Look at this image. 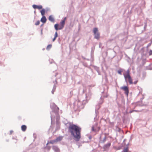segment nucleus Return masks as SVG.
<instances>
[{"label":"nucleus","instance_id":"obj_1","mask_svg":"<svg viewBox=\"0 0 152 152\" xmlns=\"http://www.w3.org/2000/svg\"><path fill=\"white\" fill-rule=\"evenodd\" d=\"M68 131L71 133L74 140L78 141L81 137V128L77 124H70L68 128Z\"/></svg>","mask_w":152,"mask_h":152},{"label":"nucleus","instance_id":"obj_2","mask_svg":"<svg viewBox=\"0 0 152 152\" xmlns=\"http://www.w3.org/2000/svg\"><path fill=\"white\" fill-rule=\"evenodd\" d=\"M50 118L51 120V125H53V124H54L55 123V119L56 118H57V117L58 116L59 119H60V116L59 114V112H58V115H57L56 114L55 112L54 111H51L50 112ZM52 127V126L51 125L50 127Z\"/></svg>","mask_w":152,"mask_h":152},{"label":"nucleus","instance_id":"obj_3","mask_svg":"<svg viewBox=\"0 0 152 152\" xmlns=\"http://www.w3.org/2000/svg\"><path fill=\"white\" fill-rule=\"evenodd\" d=\"M65 24V22L61 20L60 21V24L57 23L54 25V28L56 31L62 29L64 27Z\"/></svg>","mask_w":152,"mask_h":152},{"label":"nucleus","instance_id":"obj_4","mask_svg":"<svg viewBox=\"0 0 152 152\" xmlns=\"http://www.w3.org/2000/svg\"><path fill=\"white\" fill-rule=\"evenodd\" d=\"M92 32L93 33L94 39L99 40L100 38V36L98 28L96 27L94 28L92 30Z\"/></svg>","mask_w":152,"mask_h":152},{"label":"nucleus","instance_id":"obj_5","mask_svg":"<svg viewBox=\"0 0 152 152\" xmlns=\"http://www.w3.org/2000/svg\"><path fill=\"white\" fill-rule=\"evenodd\" d=\"M50 107L52 111H54L56 114L58 115L59 108L57 105L54 102L51 103L50 104Z\"/></svg>","mask_w":152,"mask_h":152},{"label":"nucleus","instance_id":"obj_6","mask_svg":"<svg viewBox=\"0 0 152 152\" xmlns=\"http://www.w3.org/2000/svg\"><path fill=\"white\" fill-rule=\"evenodd\" d=\"M120 89L124 91V94L128 97L129 93V87L125 85L121 87Z\"/></svg>","mask_w":152,"mask_h":152},{"label":"nucleus","instance_id":"obj_7","mask_svg":"<svg viewBox=\"0 0 152 152\" xmlns=\"http://www.w3.org/2000/svg\"><path fill=\"white\" fill-rule=\"evenodd\" d=\"M123 75L124 77L125 81L127 83V84L128 81L127 79V77L131 76L130 74V71L129 70V69H128L127 70L126 72V73H123Z\"/></svg>","mask_w":152,"mask_h":152},{"label":"nucleus","instance_id":"obj_8","mask_svg":"<svg viewBox=\"0 0 152 152\" xmlns=\"http://www.w3.org/2000/svg\"><path fill=\"white\" fill-rule=\"evenodd\" d=\"M60 119H59L58 116H57V118H56V130H58L60 128Z\"/></svg>","mask_w":152,"mask_h":152},{"label":"nucleus","instance_id":"obj_9","mask_svg":"<svg viewBox=\"0 0 152 152\" xmlns=\"http://www.w3.org/2000/svg\"><path fill=\"white\" fill-rule=\"evenodd\" d=\"M107 95H103V96H101L100 97L99 101L98 103V104L100 105H101L103 102L104 99V98H107Z\"/></svg>","mask_w":152,"mask_h":152},{"label":"nucleus","instance_id":"obj_10","mask_svg":"<svg viewBox=\"0 0 152 152\" xmlns=\"http://www.w3.org/2000/svg\"><path fill=\"white\" fill-rule=\"evenodd\" d=\"M52 149L55 152H60V149L57 146L53 145Z\"/></svg>","mask_w":152,"mask_h":152},{"label":"nucleus","instance_id":"obj_11","mask_svg":"<svg viewBox=\"0 0 152 152\" xmlns=\"http://www.w3.org/2000/svg\"><path fill=\"white\" fill-rule=\"evenodd\" d=\"M137 103V105L140 107L146 106L147 104H144L142 102L140 101H138L136 103Z\"/></svg>","mask_w":152,"mask_h":152},{"label":"nucleus","instance_id":"obj_12","mask_svg":"<svg viewBox=\"0 0 152 152\" xmlns=\"http://www.w3.org/2000/svg\"><path fill=\"white\" fill-rule=\"evenodd\" d=\"M125 71V70L124 69L120 68L118 70L117 72L118 74L121 75H122V72Z\"/></svg>","mask_w":152,"mask_h":152},{"label":"nucleus","instance_id":"obj_13","mask_svg":"<svg viewBox=\"0 0 152 152\" xmlns=\"http://www.w3.org/2000/svg\"><path fill=\"white\" fill-rule=\"evenodd\" d=\"M111 144L110 142H108L107 143L104 145L103 147V148L104 149H106L109 148L111 145Z\"/></svg>","mask_w":152,"mask_h":152},{"label":"nucleus","instance_id":"obj_14","mask_svg":"<svg viewBox=\"0 0 152 152\" xmlns=\"http://www.w3.org/2000/svg\"><path fill=\"white\" fill-rule=\"evenodd\" d=\"M47 18L45 16H42V18L40 20V21L43 23H45L47 21Z\"/></svg>","mask_w":152,"mask_h":152},{"label":"nucleus","instance_id":"obj_15","mask_svg":"<svg viewBox=\"0 0 152 152\" xmlns=\"http://www.w3.org/2000/svg\"><path fill=\"white\" fill-rule=\"evenodd\" d=\"M133 8V7H132L130 10H128V12L126 14V16L127 18H130L131 17V15L132 13V10Z\"/></svg>","mask_w":152,"mask_h":152},{"label":"nucleus","instance_id":"obj_16","mask_svg":"<svg viewBox=\"0 0 152 152\" xmlns=\"http://www.w3.org/2000/svg\"><path fill=\"white\" fill-rule=\"evenodd\" d=\"M93 67L94 69L96 70L97 72H98V74L99 75H101V72L99 70V67L96 66L94 65Z\"/></svg>","mask_w":152,"mask_h":152},{"label":"nucleus","instance_id":"obj_17","mask_svg":"<svg viewBox=\"0 0 152 152\" xmlns=\"http://www.w3.org/2000/svg\"><path fill=\"white\" fill-rule=\"evenodd\" d=\"M95 46L94 45L93 46H92L91 48V57H92V56H94V52L95 50Z\"/></svg>","mask_w":152,"mask_h":152},{"label":"nucleus","instance_id":"obj_18","mask_svg":"<svg viewBox=\"0 0 152 152\" xmlns=\"http://www.w3.org/2000/svg\"><path fill=\"white\" fill-rule=\"evenodd\" d=\"M48 19L51 22H54L55 21V19L52 15L49 16Z\"/></svg>","mask_w":152,"mask_h":152},{"label":"nucleus","instance_id":"obj_19","mask_svg":"<svg viewBox=\"0 0 152 152\" xmlns=\"http://www.w3.org/2000/svg\"><path fill=\"white\" fill-rule=\"evenodd\" d=\"M55 142H56V141L55 139L51 140H50V141L48 140L47 142V144H46V145H48L49 144H53L54 143H55Z\"/></svg>","mask_w":152,"mask_h":152},{"label":"nucleus","instance_id":"obj_20","mask_svg":"<svg viewBox=\"0 0 152 152\" xmlns=\"http://www.w3.org/2000/svg\"><path fill=\"white\" fill-rule=\"evenodd\" d=\"M40 12L42 16H45V13H46V10L45 9L42 8L40 11Z\"/></svg>","mask_w":152,"mask_h":152},{"label":"nucleus","instance_id":"obj_21","mask_svg":"<svg viewBox=\"0 0 152 152\" xmlns=\"http://www.w3.org/2000/svg\"><path fill=\"white\" fill-rule=\"evenodd\" d=\"M21 129L23 132H25L27 129V126L25 125H23L21 127Z\"/></svg>","mask_w":152,"mask_h":152},{"label":"nucleus","instance_id":"obj_22","mask_svg":"<svg viewBox=\"0 0 152 152\" xmlns=\"http://www.w3.org/2000/svg\"><path fill=\"white\" fill-rule=\"evenodd\" d=\"M63 138V136H59L58 137H57L55 139V140L56 141V142H57L58 141H61L62 140Z\"/></svg>","mask_w":152,"mask_h":152},{"label":"nucleus","instance_id":"obj_23","mask_svg":"<svg viewBox=\"0 0 152 152\" xmlns=\"http://www.w3.org/2000/svg\"><path fill=\"white\" fill-rule=\"evenodd\" d=\"M58 34L57 31H56L55 34L54 35V38L52 39V41L54 42L56 39V38L58 37Z\"/></svg>","mask_w":152,"mask_h":152},{"label":"nucleus","instance_id":"obj_24","mask_svg":"<svg viewBox=\"0 0 152 152\" xmlns=\"http://www.w3.org/2000/svg\"><path fill=\"white\" fill-rule=\"evenodd\" d=\"M127 78L129 79V82L130 84H133L132 79L131 76L127 77Z\"/></svg>","mask_w":152,"mask_h":152},{"label":"nucleus","instance_id":"obj_25","mask_svg":"<svg viewBox=\"0 0 152 152\" xmlns=\"http://www.w3.org/2000/svg\"><path fill=\"white\" fill-rule=\"evenodd\" d=\"M146 69L148 70H152V63H151L148 66L146 67Z\"/></svg>","mask_w":152,"mask_h":152},{"label":"nucleus","instance_id":"obj_26","mask_svg":"<svg viewBox=\"0 0 152 152\" xmlns=\"http://www.w3.org/2000/svg\"><path fill=\"white\" fill-rule=\"evenodd\" d=\"M56 88V85L55 84L53 86V88L52 89V90L51 91V93L52 94H53L54 93V91H55Z\"/></svg>","mask_w":152,"mask_h":152},{"label":"nucleus","instance_id":"obj_27","mask_svg":"<svg viewBox=\"0 0 152 152\" xmlns=\"http://www.w3.org/2000/svg\"><path fill=\"white\" fill-rule=\"evenodd\" d=\"M104 75H105V82L106 83H108L109 81H108V79L107 77V74L106 73H104Z\"/></svg>","mask_w":152,"mask_h":152},{"label":"nucleus","instance_id":"obj_28","mask_svg":"<svg viewBox=\"0 0 152 152\" xmlns=\"http://www.w3.org/2000/svg\"><path fill=\"white\" fill-rule=\"evenodd\" d=\"M146 62V59H142V62L141 63V64L142 66H143L145 64Z\"/></svg>","mask_w":152,"mask_h":152},{"label":"nucleus","instance_id":"obj_29","mask_svg":"<svg viewBox=\"0 0 152 152\" xmlns=\"http://www.w3.org/2000/svg\"><path fill=\"white\" fill-rule=\"evenodd\" d=\"M52 47V45L51 44H49L46 47V49L48 50H49Z\"/></svg>","mask_w":152,"mask_h":152},{"label":"nucleus","instance_id":"obj_30","mask_svg":"<svg viewBox=\"0 0 152 152\" xmlns=\"http://www.w3.org/2000/svg\"><path fill=\"white\" fill-rule=\"evenodd\" d=\"M51 148V147L50 146H48L46 145V146L44 148V149H47L48 151H49Z\"/></svg>","mask_w":152,"mask_h":152},{"label":"nucleus","instance_id":"obj_31","mask_svg":"<svg viewBox=\"0 0 152 152\" xmlns=\"http://www.w3.org/2000/svg\"><path fill=\"white\" fill-rule=\"evenodd\" d=\"M100 105H100V104H98L96 105V109H95L96 110H98L101 107Z\"/></svg>","mask_w":152,"mask_h":152},{"label":"nucleus","instance_id":"obj_32","mask_svg":"<svg viewBox=\"0 0 152 152\" xmlns=\"http://www.w3.org/2000/svg\"><path fill=\"white\" fill-rule=\"evenodd\" d=\"M123 146L124 145H123L121 144V145L117 147L116 149L117 150H120L122 148V147H123Z\"/></svg>","mask_w":152,"mask_h":152},{"label":"nucleus","instance_id":"obj_33","mask_svg":"<svg viewBox=\"0 0 152 152\" xmlns=\"http://www.w3.org/2000/svg\"><path fill=\"white\" fill-rule=\"evenodd\" d=\"M83 65L86 67L89 68V66L88 65L87 63L86 62H83Z\"/></svg>","mask_w":152,"mask_h":152},{"label":"nucleus","instance_id":"obj_34","mask_svg":"<svg viewBox=\"0 0 152 152\" xmlns=\"http://www.w3.org/2000/svg\"><path fill=\"white\" fill-rule=\"evenodd\" d=\"M42 8V5H37V9L38 10H41Z\"/></svg>","mask_w":152,"mask_h":152},{"label":"nucleus","instance_id":"obj_35","mask_svg":"<svg viewBox=\"0 0 152 152\" xmlns=\"http://www.w3.org/2000/svg\"><path fill=\"white\" fill-rule=\"evenodd\" d=\"M121 152H130V151L129 150H127L126 148L125 149H123V150L121 151Z\"/></svg>","mask_w":152,"mask_h":152},{"label":"nucleus","instance_id":"obj_36","mask_svg":"<svg viewBox=\"0 0 152 152\" xmlns=\"http://www.w3.org/2000/svg\"><path fill=\"white\" fill-rule=\"evenodd\" d=\"M12 32H10L7 34V36H8L9 37H10L12 36Z\"/></svg>","mask_w":152,"mask_h":152},{"label":"nucleus","instance_id":"obj_37","mask_svg":"<svg viewBox=\"0 0 152 152\" xmlns=\"http://www.w3.org/2000/svg\"><path fill=\"white\" fill-rule=\"evenodd\" d=\"M76 90L75 89H73L72 90V91H71L70 92V94L72 95L73 94H75L74 93V92H75V91Z\"/></svg>","mask_w":152,"mask_h":152},{"label":"nucleus","instance_id":"obj_38","mask_svg":"<svg viewBox=\"0 0 152 152\" xmlns=\"http://www.w3.org/2000/svg\"><path fill=\"white\" fill-rule=\"evenodd\" d=\"M32 7L34 9H37V5L34 4L32 5Z\"/></svg>","mask_w":152,"mask_h":152},{"label":"nucleus","instance_id":"obj_39","mask_svg":"<svg viewBox=\"0 0 152 152\" xmlns=\"http://www.w3.org/2000/svg\"><path fill=\"white\" fill-rule=\"evenodd\" d=\"M95 114H96V117H94V119H95V118H96V117H97V115L99 113V111H98V110H96L95 109Z\"/></svg>","mask_w":152,"mask_h":152},{"label":"nucleus","instance_id":"obj_40","mask_svg":"<svg viewBox=\"0 0 152 152\" xmlns=\"http://www.w3.org/2000/svg\"><path fill=\"white\" fill-rule=\"evenodd\" d=\"M102 44L101 43L99 42V48H101L102 49L103 48V47H102Z\"/></svg>","mask_w":152,"mask_h":152},{"label":"nucleus","instance_id":"obj_41","mask_svg":"<svg viewBox=\"0 0 152 152\" xmlns=\"http://www.w3.org/2000/svg\"><path fill=\"white\" fill-rule=\"evenodd\" d=\"M129 143H128L127 144H126V147H124V149H125V148H126L127 150H129V147L128 146L129 145Z\"/></svg>","mask_w":152,"mask_h":152},{"label":"nucleus","instance_id":"obj_42","mask_svg":"<svg viewBox=\"0 0 152 152\" xmlns=\"http://www.w3.org/2000/svg\"><path fill=\"white\" fill-rule=\"evenodd\" d=\"M152 43V40L151 41V42L149 43L148 44V45L147 46L146 48H148V47H150Z\"/></svg>","mask_w":152,"mask_h":152},{"label":"nucleus","instance_id":"obj_43","mask_svg":"<svg viewBox=\"0 0 152 152\" xmlns=\"http://www.w3.org/2000/svg\"><path fill=\"white\" fill-rule=\"evenodd\" d=\"M45 10H46V12H47L48 11H50V8L48 7H46Z\"/></svg>","mask_w":152,"mask_h":152},{"label":"nucleus","instance_id":"obj_44","mask_svg":"<svg viewBox=\"0 0 152 152\" xmlns=\"http://www.w3.org/2000/svg\"><path fill=\"white\" fill-rule=\"evenodd\" d=\"M40 23V21L38 20L35 23V25L36 26H38L39 25Z\"/></svg>","mask_w":152,"mask_h":152},{"label":"nucleus","instance_id":"obj_45","mask_svg":"<svg viewBox=\"0 0 152 152\" xmlns=\"http://www.w3.org/2000/svg\"><path fill=\"white\" fill-rule=\"evenodd\" d=\"M33 137L34 138V140L36 138H37V135L35 133H34L33 134Z\"/></svg>","mask_w":152,"mask_h":152},{"label":"nucleus","instance_id":"obj_46","mask_svg":"<svg viewBox=\"0 0 152 152\" xmlns=\"http://www.w3.org/2000/svg\"><path fill=\"white\" fill-rule=\"evenodd\" d=\"M144 23H145V25H144V30H145L146 28L147 27V23L146 22H145Z\"/></svg>","mask_w":152,"mask_h":152},{"label":"nucleus","instance_id":"obj_47","mask_svg":"<svg viewBox=\"0 0 152 152\" xmlns=\"http://www.w3.org/2000/svg\"><path fill=\"white\" fill-rule=\"evenodd\" d=\"M126 139H124L123 141V143L121 144V145H126V143L125 142L126 141Z\"/></svg>","mask_w":152,"mask_h":152},{"label":"nucleus","instance_id":"obj_48","mask_svg":"<svg viewBox=\"0 0 152 152\" xmlns=\"http://www.w3.org/2000/svg\"><path fill=\"white\" fill-rule=\"evenodd\" d=\"M149 56H151L152 55V50H150L149 52Z\"/></svg>","mask_w":152,"mask_h":152},{"label":"nucleus","instance_id":"obj_49","mask_svg":"<svg viewBox=\"0 0 152 152\" xmlns=\"http://www.w3.org/2000/svg\"><path fill=\"white\" fill-rule=\"evenodd\" d=\"M61 39L60 37H59L58 39V42L59 44H61Z\"/></svg>","mask_w":152,"mask_h":152},{"label":"nucleus","instance_id":"obj_50","mask_svg":"<svg viewBox=\"0 0 152 152\" xmlns=\"http://www.w3.org/2000/svg\"><path fill=\"white\" fill-rule=\"evenodd\" d=\"M106 135H105V137H104L103 140H102V141L104 143L106 141Z\"/></svg>","mask_w":152,"mask_h":152},{"label":"nucleus","instance_id":"obj_51","mask_svg":"<svg viewBox=\"0 0 152 152\" xmlns=\"http://www.w3.org/2000/svg\"><path fill=\"white\" fill-rule=\"evenodd\" d=\"M51 60V61H50V60H49V61H50V64H52L53 63H54L55 64L56 63L54 61L53 59H52Z\"/></svg>","mask_w":152,"mask_h":152},{"label":"nucleus","instance_id":"obj_52","mask_svg":"<svg viewBox=\"0 0 152 152\" xmlns=\"http://www.w3.org/2000/svg\"><path fill=\"white\" fill-rule=\"evenodd\" d=\"M81 28V26L80 23L79 24V25L78 28V31H79L80 29Z\"/></svg>","mask_w":152,"mask_h":152},{"label":"nucleus","instance_id":"obj_53","mask_svg":"<svg viewBox=\"0 0 152 152\" xmlns=\"http://www.w3.org/2000/svg\"><path fill=\"white\" fill-rule=\"evenodd\" d=\"M43 30V28H41L40 29V31H41L40 34L41 35H42L43 34V32H42Z\"/></svg>","mask_w":152,"mask_h":152},{"label":"nucleus","instance_id":"obj_54","mask_svg":"<svg viewBox=\"0 0 152 152\" xmlns=\"http://www.w3.org/2000/svg\"><path fill=\"white\" fill-rule=\"evenodd\" d=\"M77 145L79 146V147H80V146L82 145L81 143L80 142H77Z\"/></svg>","mask_w":152,"mask_h":152},{"label":"nucleus","instance_id":"obj_55","mask_svg":"<svg viewBox=\"0 0 152 152\" xmlns=\"http://www.w3.org/2000/svg\"><path fill=\"white\" fill-rule=\"evenodd\" d=\"M67 19V17H64L63 18V19L61 20H62L64 21V22L65 21V20Z\"/></svg>","mask_w":152,"mask_h":152},{"label":"nucleus","instance_id":"obj_56","mask_svg":"<svg viewBox=\"0 0 152 152\" xmlns=\"http://www.w3.org/2000/svg\"><path fill=\"white\" fill-rule=\"evenodd\" d=\"M138 80H136L134 82H133V83L135 85L138 82Z\"/></svg>","mask_w":152,"mask_h":152},{"label":"nucleus","instance_id":"obj_57","mask_svg":"<svg viewBox=\"0 0 152 152\" xmlns=\"http://www.w3.org/2000/svg\"><path fill=\"white\" fill-rule=\"evenodd\" d=\"M128 10V8H127L126 9H125L124 12V13H123V15H124L125 14V13L126 12V11Z\"/></svg>","mask_w":152,"mask_h":152},{"label":"nucleus","instance_id":"obj_58","mask_svg":"<svg viewBox=\"0 0 152 152\" xmlns=\"http://www.w3.org/2000/svg\"><path fill=\"white\" fill-rule=\"evenodd\" d=\"M134 112V110H130L129 112V113H131L133 112Z\"/></svg>","mask_w":152,"mask_h":152},{"label":"nucleus","instance_id":"obj_59","mask_svg":"<svg viewBox=\"0 0 152 152\" xmlns=\"http://www.w3.org/2000/svg\"><path fill=\"white\" fill-rule=\"evenodd\" d=\"M13 131L12 130H11L10 131V134H9L10 135H11L12 133H13Z\"/></svg>","mask_w":152,"mask_h":152},{"label":"nucleus","instance_id":"obj_60","mask_svg":"<svg viewBox=\"0 0 152 152\" xmlns=\"http://www.w3.org/2000/svg\"><path fill=\"white\" fill-rule=\"evenodd\" d=\"M125 118L124 117H123L122 118V121L124 123L125 121Z\"/></svg>","mask_w":152,"mask_h":152},{"label":"nucleus","instance_id":"obj_61","mask_svg":"<svg viewBox=\"0 0 152 152\" xmlns=\"http://www.w3.org/2000/svg\"><path fill=\"white\" fill-rule=\"evenodd\" d=\"M99 143H104V142L102 140H99Z\"/></svg>","mask_w":152,"mask_h":152},{"label":"nucleus","instance_id":"obj_62","mask_svg":"<svg viewBox=\"0 0 152 152\" xmlns=\"http://www.w3.org/2000/svg\"><path fill=\"white\" fill-rule=\"evenodd\" d=\"M144 47H142V48L141 49V51H144Z\"/></svg>","mask_w":152,"mask_h":152},{"label":"nucleus","instance_id":"obj_63","mask_svg":"<svg viewBox=\"0 0 152 152\" xmlns=\"http://www.w3.org/2000/svg\"><path fill=\"white\" fill-rule=\"evenodd\" d=\"M92 137L91 136V135H90L89 137H88V138L89 140H91L92 138Z\"/></svg>","mask_w":152,"mask_h":152},{"label":"nucleus","instance_id":"obj_64","mask_svg":"<svg viewBox=\"0 0 152 152\" xmlns=\"http://www.w3.org/2000/svg\"><path fill=\"white\" fill-rule=\"evenodd\" d=\"M92 130L93 131H95V130L94 129V127L93 126H92Z\"/></svg>","mask_w":152,"mask_h":152}]
</instances>
